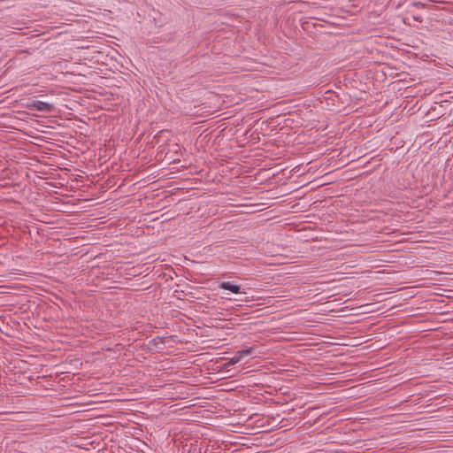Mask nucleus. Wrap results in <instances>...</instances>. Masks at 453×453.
Listing matches in <instances>:
<instances>
[{"instance_id": "f257e3e1", "label": "nucleus", "mask_w": 453, "mask_h": 453, "mask_svg": "<svg viewBox=\"0 0 453 453\" xmlns=\"http://www.w3.org/2000/svg\"><path fill=\"white\" fill-rule=\"evenodd\" d=\"M29 109L50 112L53 110V105L42 101H35L29 105Z\"/></svg>"}, {"instance_id": "f03ea898", "label": "nucleus", "mask_w": 453, "mask_h": 453, "mask_svg": "<svg viewBox=\"0 0 453 453\" xmlns=\"http://www.w3.org/2000/svg\"><path fill=\"white\" fill-rule=\"evenodd\" d=\"M251 353H252V349L251 348H248V349H244L239 350V351L235 352V354L233 356V357H231V359L229 360L228 364L229 365H234V364L240 362L243 357L250 355Z\"/></svg>"}, {"instance_id": "7ed1b4c3", "label": "nucleus", "mask_w": 453, "mask_h": 453, "mask_svg": "<svg viewBox=\"0 0 453 453\" xmlns=\"http://www.w3.org/2000/svg\"><path fill=\"white\" fill-rule=\"evenodd\" d=\"M220 288H223V289H226V290H229L231 291L232 293H234V294H239V293H245L243 291H241V287L239 285H236V284H233L229 281H224L222 282L220 285H219Z\"/></svg>"}]
</instances>
